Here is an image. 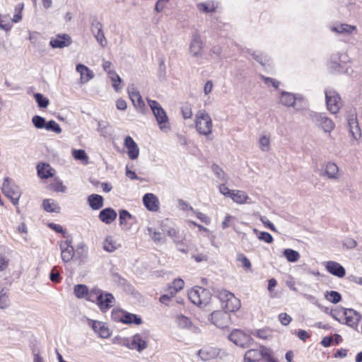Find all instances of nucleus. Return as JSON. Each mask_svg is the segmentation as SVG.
<instances>
[{
	"mask_svg": "<svg viewBox=\"0 0 362 362\" xmlns=\"http://www.w3.org/2000/svg\"><path fill=\"white\" fill-rule=\"evenodd\" d=\"M254 334L260 339H266L269 337L267 332L264 329H259L254 333Z\"/></svg>",
	"mask_w": 362,
	"mask_h": 362,
	"instance_id": "774afa93",
	"label": "nucleus"
},
{
	"mask_svg": "<svg viewBox=\"0 0 362 362\" xmlns=\"http://www.w3.org/2000/svg\"><path fill=\"white\" fill-rule=\"evenodd\" d=\"M45 129H46L48 131L54 132L57 134H60L62 132L61 127L54 120H50L48 122H46Z\"/></svg>",
	"mask_w": 362,
	"mask_h": 362,
	"instance_id": "49530a36",
	"label": "nucleus"
},
{
	"mask_svg": "<svg viewBox=\"0 0 362 362\" xmlns=\"http://www.w3.org/2000/svg\"><path fill=\"white\" fill-rule=\"evenodd\" d=\"M168 1L169 0H158L156 4L155 10L157 12H161Z\"/></svg>",
	"mask_w": 362,
	"mask_h": 362,
	"instance_id": "69168bd1",
	"label": "nucleus"
},
{
	"mask_svg": "<svg viewBox=\"0 0 362 362\" xmlns=\"http://www.w3.org/2000/svg\"><path fill=\"white\" fill-rule=\"evenodd\" d=\"M143 203L146 208L151 211H157L159 209V202L156 195L147 193L143 197Z\"/></svg>",
	"mask_w": 362,
	"mask_h": 362,
	"instance_id": "f3484780",
	"label": "nucleus"
},
{
	"mask_svg": "<svg viewBox=\"0 0 362 362\" xmlns=\"http://www.w3.org/2000/svg\"><path fill=\"white\" fill-rule=\"evenodd\" d=\"M88 201L93 209L97 210L103 206V199L100 195L91 194L88 197Z\"/></svg>",
	"mask_w": 362,
	"mask_h": 362,
	"instance_id": "2f4dec72",
	"label": "nucleus"
},
{
	"mask_svg": "<svg viewBox=\"0 0 362 362\" xmlns=\"http://www.w3.org/2000/svg\"><path fill=\"white\" fill-rule=\"evenodd\" d=\"M115 298L112 293H103L102 299L98 300L97 304L103 312H106L114 305Z\"/></svg>",
	"mask_w": 362,
	"mask_h": 362,
	"instance_id": "6ab92c4d",
	"label": "nucleus"
},
{
	"mask_svg": "<svg viewBox=\"0 0 362 362\" xmlns=\"http://www.w3.org/2000/svg\"><path fill=\"white\" fill-rule=\"evenodd\" d=\"M228 339L235 345L243 348H246L253 344V339L248 334L244 333L240 329H234L229 334Z\"/></svg>",
	"mask_w": 362,
	"mask_h": 362,
	"instance_id": "423d86ee",
	"label": "nucleus"
},
{
	"mask_svg": "<svg viewBox=\"0 0 362 362\" xmlns=\"http://www.w3.org/2000/svg\"><path fill=\"white\" fill-rule=\"evenodd\" d=\"M238 261L242 263L243 267L249 269L251 267L250 261L243 254H240L237 257Z\"/></svg>",
	"mask_w": 362,
	"mask_h": 362,
	"instance_id": "5fc2aeb1",
	"label": "nucleus"
},
{
	"mask_svg": "<svg viewBox=\"0 0 362 362\" xmlns=\"http://www.w3.org/2000/svg\"><path fill=\"white\" fill-rule=\"evenodd\" d=\"M217 296L226 312H235L240 307V302L233 293L226 290L217 291Z\"/></svg>",
	"mask_w": 362,
	"mask_h": 362,
	"instance_id": "f03ea898",
	"label": "nucleus"
},
{
	"mask_svg": "<svg viewBox=\"0 0 362 362\" xmlns=\"http://www.w3.org/2000/svg\"><path fill=\"white\" fill-rule=\"evenodd\" d=\"M199 298L201 300L199 306H205L210 302L211 293L209 290L202 287H199Z\"/></svg>",
	"mask_w": 362,
	"mask_h": 362,
	"instance_id": "473e14b6",
	"label": "nucleus"
},
{
	"mask_svg": "<svg viewBox=\"0 0 362 362\" xmlns=\"http://www.w3.org/2000/svg\"><path fill=\"white\" fill-rule=\"evenodd\" d=\"M147 101L160 130L165 132H168L170 130V124L165 111L157 101L150 99H148Z\"/></svg>",
	"mask_w": 362,
	"mask_h": 362,
	"instance_id": "7ed1b4c3",
	"label": "nucleus"
},
{
	"mask_svg": "<svg viewBox=\"0 0 362 362\" xmlns=\"http://www.w3.org/2000/svg\"><path fill=\"white\" fill-rule=\"evenodd\" d=\"M9 305V300L7 291L2 288L0 291V309L6 308Z\"/></svg>",
	"mask_w": 362,
	"mask_h": 362,
	"instance_id": "a19ab883",
	"label": "nucleus"
},
{
	"mask_svg": "<svg viewBox=\"0 0 362 362\" xmlns=\"http://www.w3.org/2000/svg\"><path fill=\"white\" fill-rule=\"evenodd\" d=\"M182 115L184 119H189L192 116V111L191 107L188 106L182 107L181 109Z\"/></svg>",
	"mask_w": 362,
	"mask_h": 362,
	"instance_id": "e2e57ef3",
	"label": "nucleus"
},
{
	"mask_svg": "<svg viewBox=\"0 0 362 362\" xmlns=\"http://www.w3.org/2000/svg\"><path fill=\"white\" fill-rule=\"evenodd\" d=\"M148 335L145 333H137L129 338L123 340V345L132 350L141 353L148 346Z\"/></svg>",
	"mask_w": 362,
	"mask_h": 362,
	"instance_id": "20e7f679",
	"label": "nucleus"
},
{
	"mask_svg": "<svg viewBox=\"0 0 362 362\" xmlns=\"http://www.w3.org/2000/svg\"><path fill=\"white\" fill-rule=\"evenodd\" d=\"M266 347L260 346V349H251L247 351L244 356L245 362H257L263 358Z\"/></svg>",
	"mask_w": 362,
	"mask_h": 362,
	"instance_id": "ddd939ff",
	"label": "nucleus"
},
{
	"mask_svg": "<svg viewBox=\"0 0 362 362\" xmlns=\"http://www.w3.org/2000/svg\"><path fill=\"white\" fill-rule=\"evenodd\" d=\"M124 146L127 148V154L129 158L134 160L138 158L139 154V148L134 139L127 136L124 139Z\"/></svg>",
	"mask_w": 362,
	"mask_h": 362,
	"instance_id": "4468645a",
	"label": "nucleus"
},
{
	"mask_svg": "<svg viewBox=\"0 0 362 362\" xmlns=\"http://www.w3.org/2000/svg\"><path fill=\"white\" fill-rule=\"evenodd\" d=\"M212 170L215 173L216 176L218 179L226 182V177L224 171L217 165H212Z\"/></svg>",
	"mask_w": 362,
	"mask_h": 362,
	"instance_id": "09e8293b",
	"label": "nucleus"
},
{
	"mask_svg": "<svg viewBox=\"0 0 362 362\" xmlns=\"http://www.w3.org/2000/svg\"><path fill=\"white\" fill-rule=\"evenodd\" d=\"M284 255L285 256L286 259L290 262H296L300 258L299 252L292 249L284 250Z\"/></svg>",
	"mask_w": 362,
	"mask_h": 362,
	"instance_id": "4c0bfd02",
	"label": "nucleus"
},
{
	"mask_svg": "<svg viewBox=\"0 0 362 362\" xmlns=\"http://www.w3.org/2000/svg\"><path fill=\"white\" fill-rule=\"evenodd\" d=\"M230 199L238 204H245L246 203H249L248 200L250 199L247 194L245 192L235 189H233Z\"/></svg>",
	"mask_w": 362,
	"mask_h": 362,
	"instance_id": "cd10ccee",
	"label": "nucleus"
},
{
	"mask_svg": "<svg viewBox=\"0 0 362 362\" xmlns=\"http://www.w3.org/2000/svg\"><path fill=\"white\" fill-rule=\"evenodd\" d=\"M219 192L221 194L224 195L225 197H228L230 198L233 189H230L226 185L223 183L219 186Z\"/></svg>",
	"mask_w": 362,
	"mask_h": 362,
	"instance_id": "13d9d810",
	"label": "nucleus"
},
{
	"mask_svg": "<svg viewBox=\"0 0 362 362\" xmlns=\"http://www.w3.org/2000/svg\"><path fill=\"white\" fill-rule=\"evenodd\" d=\"M117 212L112 208H106L100 211L99 218L106 224L113 222L117 218Z\"/></svg>",
	"mask_w": 362,
	"mask_h": 362,
	"instance_id": "5701e85b",
	"label": "nucleus"
},
{
	"mask_svg": "<svg viewBox=\"0 0 362 362\" xmlns=\"http://www.w3.org/2000/svg\"><path fill=\"white\" fill-rule=\"evenodd\" d=\"M331 30L339 34L352 35L356 32L357 28L355 25L346 23H341L331 28Z\"/></svg>",
	"mask_w": 362,
	"mask_h": 362,
	"instance_id": "b1692460",
	"label": "nucleus"
},
{
	"mask_svg": "<svg viewBox=\"0 0 362 362\" xmlns=\"http://www.w3.org/2000/svg\"><path fill=\"white\" fill-rule=\"evenodd\" d=\"M263 358L265 359L264 362H278L277 360L273 356L271 349L267 347L264 351Z\"/></svg>",
	"mask_w": 362,
	"mask_h": 362,
	"instance_id": "603ef678",
	"label": "nucleus"
},
{
	"mask_svg": "<svg viewBox=\"0 0 362 362\" xmlns=\"http://www.w3.org/2000/svg\"><path fill=\"white\" fill-rule=\"evenodd\" d=\"M57 269V267H54L49 274V279L54 283H57L60 281V274Z\"/></svg>",
	"mask_w": 362,
	"mask_h": 362,
	"instance_id": "864d4df0",
	"label": "nucleus"
},
{
	"mask_svg": "<svg viewBox=\"0 0 362 362\" xmlns=\"http://www.w3.org/2000/svg\"><path fill=\"white\" fill-rule=\"evenodd\" d=\"M118 246L119 245L117 244L116 241L112 236L106 237L103 241V247L105 251L108 252H114L118 247Z\"/></svg>",
	"mask_w": 362,
	"mask_h": 362,
	"instance_id": "72a5a7b5",
	"label": "nucleus"
},
{
	"mask_svg": "<svg viewBox=\"0 0 362 362\" xmlns=\"http://www.w3.org/2000/svg\"><path fill=\"white\" fill-rule=\"evenodd\" d=\"M128 94L134 106L139 111L143 112L145 107V103L142 100L140 93L134 85L128 87Z\"/></svg>",
	"mask_w": 362,
	"mask_h": 362,
	"instance_id": "9d476101",
	"label": "nucleus"
},
{
	"mask_svg": "<svg viewBox=\"0 0 362 362\" xmlns=\"http://www.w3.org/2000/svg\"><path fill=\"white\" fill-rule=\"evenodd\" d=\"M91 327L98 336L103 339H107L111 335V331L103 322L99 321H93Z\"/></svg>",
	"mask_w": 362,
	"mask_h": 362,
	"instance_id": "412c9836",
	"label": "nucleus"
},
{
	"mask_svg": "<svg viewBox=\"0 0 362 362\" xmlns=\"http://www.w3.org/2000/svg\"><path fill=\"white\" fill-rule=\"evenodd\" d=\"M109 76L112 81L113 82V88L117 92H118L121 89V87H119V84L117 83L121 81V78L115 71H112L110 74H109Z\"/></svg>",
	"mask_w": 362,
	"mask_h": 362,
	"instance_id": "3c124183",
	"label": "nucleus"
},
{
	"mask_svg": "<svg viewBox=\"0 0 362 362\" xmlns=\"http://www.w3.org/2000/svg\"><path fill=\"white\" fill-rule=\"evenodd\" d=\"M178 204H179V207L183 210V211H187V210H190L192 211H194V209L193 208L189 205L188 203H187L185 201L182 200V199H179L178 200Z\"/></svg>",
	"mask_w": 362,
	"mask_h": 362,
	"instance_id": "338daca9",
	"label": "nucleus"
},
{
	"mask_svg": "<svg viewBox=\"0 0 362 362\" xmlns=\"http://www.w3.org/2000/svg\"><path fill=\"white\" fill-rule=\"evenodd\" d=\"M72 156L76 160L85 161L86 163H88V158L84 150H81V149L73 150Z\"/></svg>",
	"mask_w": 362,
	"mask_h": 362,
	"instance_id": "c03bdc74",
	"label": "nucleus"
},
{
	"mask_svg": "<svg viewBox=\"0 0 362 362\" xmlns=\"http://www.w3.org/2000/svg\"><path fill=\"white\" fill-rule=\"evenodd\" d=\"M34 98L40 107L45 108L48 106L49 100L47 98L44 97L42 94L39 93H35L34 95Z\"/></svg>",
	"mask_w": 362,
	"mask_h": 362,
	"instance_id": "37998d69",
	"label": "nucleus"
},
{
	"mask_svg": "<svg viewBox=\"0 0 362 362\" xmlns=\"http://www.w3.org/2000/svg\"><path fill=\"white\" fill-rule=\"evenodd\" d=\"M261 78H262V80L267 85H268V86L271 85L276 88H277L279 87V82L276 81L275 79L269 78V77H266L264 76H262Z\"/></svg>",
	"mask_w": 362,
	"mask_h": 362,
	"instance_id": "4d7b16f0",
	"label": "nucleus"
},
{
	"mask_svg": "<svg viewBox=\"0 0 362 362\" xmlns=\"http://www.w3.org/2000/svg\"><path fill=\"white\" fill-rule=\"evenodd\" d=\"M176 322L177 326L181 329L189 328L192 325V322L189 318L183 315H180L176 317Z\"/></svg>",
	"mask_w": 362,
	"mask_h": 362,
	"instance_id": "58836bf2",
	"label": "nucleus"
},
{
	"mask_svg": "<svg viewBox=\"0 0 362 362\" xmlns=\"http://www.w3.org/2000/svg\"><path fill=\"white\" fill-rule=\"evenodd\" d=\"M103 291L97 287H94L90 290H88L86 300L91 302H98L102 299Z\"/></svg>",
	"mask_w": 362,
	"mask_h": 362,
	"instance_id": "7c9ffc66",
	"label": "nucleus"
},
{
	"mask_svg": "<svg viewBox=\"0 0 362 362\" xmlns=\"http://www.w3.org/2000/svg\"><path fill=\"white\" fill-rule=\"evenodd\" d=\"M1 190L14 205L18 203L21 194V191L17 186L11 183V180L8 177L4 178Z\"/></svg>",
	"mask_w": 362,
	"mask_h": 362,
	"instance_id": "39448f33",
	"label": "nucleus"
},
{
	"mask_svg": "<svg viewBox=\"0 0 362 362\" xmlns=\"http://www.w3.org/2000/svg\"><path fill=\"white\" fill-rule=\"evenodd\" d=\"M202 41L200 35L195 33L192 36V40L189 45V51L193 57H198L202 49Z\"/></svg>",
	"mask_w": 362,
	"mask_h": 362,
	"instance_id": "aec40b11",
	"label": "nucleus"
},
{
	"mask_svg": "<svg viewBox=\"0 0 362 362\" xmlns=\"http://www.w3.org/2000/svg\"><path fill=\"white\" fill-rule=\"evenodd\" d=\"M325 298L332 303H337L341 300V294L334 291H327L325 294Z\"/></svg>",
	"mask_w": 362,
	"mask_h": 362,
	"instance_id": "ea45409f",
	"label": "nucleus"
},
{
	"mask_svg": "<svg viewBox=\"0 0 362 362\" xmlns=\"http://www.w3.org/2000/svg\"><path fill=\"white\" fill-rule=\"evenodd\" d=\"M349 131L352 136L357 139L358 137L361 136V129L359 128L358 124L349 127Z\"/></svg>",
	"mask_w": 362,
	"mask_h": 362,
	"instance_id": "052dcab7",
	"label": "nucleus"
},
{
	"mask_svg": "<svg viewBox=\"0 0 362 362\" xmlns=\"http://www.w3.org/2000/svg\"><path fill=\"white\" fill-rule=\"evenodd\" d=\"M269 138L266 135L260 136L259 139V148L262 151L267 152L269 150Z\"/></svg>",
	"mask_w": 362,
	"mask_h": 362,
	"instance_id": "a18cd8bd",
	"label": "nucleus"
},
{
	"mask_svg": "<svg viewBox=\"0 0 362 362\" xmlns=\"http://www.w3.org/2000/svg\"><path fill=\"white\" fill-rule=\"evenodd\" d=\"M195 127L199 134L208 136L212 133V119L206 110H199L195 115Z\"/></svg>",
	"mask_w": 362,
	"mask_h": 362,
	"instance_id": "f257e3e1",
	"label": "nucleus"
},
{
	"mask_svg": "<svg viewBox=\"0 0 362 362\" xmlns=\"http://www.w3.org/2000/svg\"><path fill=\"white\" fill-rule=\"evenodd\" d=\"M37 170L39 177L47 179L54 175V170L47 163H40L37 165Z\"/></svg>",
	"mask_w": 362,
	"mask_h": 362,
	"instance_id": "a878e982",
	"label": "nucleus"
},
{
	"mask_svg": "<svg viewBox=\"0 0 362 362\" xmlns=\"http://www.w3.org/2000/svg\"><path fill=\"white\" fill-rule=\"evenodd\" d=\"M326 269L328 272L339 278H342L346 274L345 269L337 262L328 261L326 264Z\"/></svg>",
	"mask_w": 362,
	"mask_h": 362,
	"instance_id": "a211bd4d",
	"label": "nucleus"
},
{
	"mask_svg": "<svg viewBox=\"0 0 362 362\" xmlns=\"http://www.w3.org/2000/svg\"><path fill=\"white\" fill-rule=\"evenodd\" d=\"M76 70L81 75V83H86L94 77L93 72L88 67L83 64H78L76 67Z\"/></svg>",
	"mask_w": 362,
	"mask_h": 362,
	"instance_id": "4be33fe9",
	"label": "nucleus"
},
{
	"mask_svg": "<svg viewBox=\"0 0 362 362\" xmlns=\"http://www.w3.org/2000/svg\"><path fill=\"white\" fill-rule=\"evenodd\" d=\"M188 297L192 303L199 305V303L201 302V300L199 298V287L190 290L188 293Z\"/></svg>",
	"mask_w": 362,
	"mask_h": 362,
	"instance_id": "79ce46f5",
	"label": "nucleus"
},
{
	"mask_svg": "<svg viewBox=\"0 0 362 362\" xmlns=\"http://www.w3.org/2000/svg\"><path fill=\"white\" fill-rule=\"evenodd\" d=\"M132 218V216L124 209H122L119 211V224L123 226L124 228L128 229L129 227V220Z\"/></svg>",
	"mask_w": 362,
	"mask_h": 362,
	"instance_id": "e433bc0d",
	"label": "nucleus"
},
{
	"mask_svg": "<svg viewBox=\"0 0 362 362\" xmlns=\"http://www.w3.org/2000/svg\"><path fill=\"white\" fill-rule=\"evenodd\" d=\"M151 238L155 243H163L165 242V238L160 232L154 231L153 235H151Z\"/></svg>",
	"mask_w": 362,
	"mask_h": 362,
	"instance_id": "bf43d9fd",
	"label": "nucleus"
},
{
	"mask_svg": "<svg viewBox=\"0 0 362 362\" xmlns=\"http://www.w3.org/2000/svg\"><path fill=\"white\" fill-rule=\"evenodd\" d=\"M325 98L327 109L333 114L337 113L341 106V98L333 89L325 90Z\"/></svg>",
	"mask_w": 362,
	"mask_h": 362,
	"instance_id": "0eeeda50",
	"label": "nucleus"
},
{
	"mask_svg": "<svg viewBox=\"0 0 362 362\" xmlns=\"http://www.w3.org/2000/svg\"><path fill=\"white\" fill-rule=\"evenodd\" d=\"M344 315L346 317V323L347 325L354 327L361 319V315L353 309H344Z\"/></svg>",
	"mask_w": 362,
	"mask_h": 362,
	"instance_id": "dca6fc26",
	"label": "nucleus"
},
{
	"mask_svg": "<svg viewBox=\"0 0 362 362\" xmlns=\"http://www.w3.org/2000/svg\"><path fill=\"white\" fill-rule=\"evenodd\" d=\"M279 319L284 325H288L291 321V317L286 313H281L279 315Z\"/></svg>",
	"mask_w": 362,
	"mask_h": 362,
	"instance_id": "680f3d73",
	"label": "nucleus"
},
{
	"mask_svg": "<svg viewBox=\"0 0 362 362\" xmlns=\"http://www.w3.org/2000/svg\"><path fill=\"white\" fill-rule=\"evenodd\" d=\"M172 285L173 286L170 288V290L175 292V294L183 288L185 283L182 279H176L173 281Z\"/></svg>",
	"mask_w": 362,
	"mask_h": 362,
	"instance_id": "de8ad7c7",
	"label": "nucleus"
},
{
	"mask_svg": "<svg viewBox=\"0 0 362 362\" xmlns=\"http://www.w3.org/2000/svg\"><path fill=\"white\" fill-rule=\"evenodd\" d=\"M260 221L263 225L273 231H276V229L273 223H272L265 216H260Z\"/></svg>",
	"mask_w": 362,
	"mask_h": 362,
	"instance_id": "0e129e2a",
	"label": "nucleus"
},
{
	"mask_svg": "<svg viewBox=\"0 0 362 362\" xmlns=\"http://www.w3.org/2000/svg\"><path fill=\"white\" fill-rule=\"evenodd\" d=\"M92 33L98 42V44L102 47H105L107 44V41L105 37L104 33L103 31V25L98 21H95L92 23Z\"/></svg>",
	"mask_w": 362,
	"mask_h": 362,
	"instance_id": "9b49d317",
	"label": "nucleus"
},
{
	"mask_svg": "<svg viewBox=\"0 0 362 362\" xmlns=\"http://www.w3.org/2000/svg\"><path fill=\"white\" fill-rule=\"evenodd\" d=\"M120 321L124 324L134 323L136 325H140L142 322L141 317L129 313H123L120 317Z\"/></svg>",
	"mask_w": 362,
	"mask_h": 362,
	"instance_id": "c756f323",
	"label": "nucleus"
},
{
	"mask_svg": "<svg viewBox=\"0 0 362 362\" xmlns=\"http://www.w3.org/2000/svg\"><path fill=\"white\" fill-rule=\"evenodd\" d=\"M88 290V286L84 284H76L74 287V293L78 298L86 299Z\"/></svg>",
	"mask_w": 362,
	"mask_h": 362,
	"instance_id": "c9c22d12",
	"label": "nucleus"
},
{
	"mask_svg": "<svg viewBox=\"0 0 362 362\" xmlns=\"http://www.w3.org/2000/svg\"><path fill=\"white\" fill-rule=\"evenodd\" d=\"M211 321L217 327L224 329L230 324V315L226 311H215L211 314Z\"/></svg>",
	"mask_w": 362,
	"mask_h": 362,
	"instance_id": "6e6552de",
	"label": "nucleus"
},
{
	"mask_svg": "<svg viewBox=\"0 0 362 362\" xmlns=\"http://www.w3.org/2000/svg\"><path fill=\"white\" fill-rule=\"evenodd\" d=\"M313 122L320 127L324 132H330L334 128V124L327 117L323 114L315 113L312 116Z\"/></svg>",
	"mask_w": 362,
	"mask_h": 362,
	"instance_id": "1a4fd4ad",
	"label": "nucleus"
},
{
	"mask_svg": "<svg viewBox=\"0 0 362 362\" xmlns=\"http://www.w3.org/2000/svg\"><path fill=\"white\" fill-rule=\"evenodd\" d=\"M61 256L64 262H69L74 255V247L71 245V242L66 240L61 243Z\"/></svg>",
	"mask_w": 362,
	"mask_h": 362,
	"instance_id": "2eb2a0df",
	"label": "nucleus"
},
{
	"mask_svg": "<svg viewBox=\"0 0 362 362\" xmlns=\"http://www.w3.org/2000/svg\"><path fill=\"white\" fill-rule=\"evenodd\" d=\"M325 175L329 179L338 180L339 177L338 166L334 163L328 162L325 165Z\"/></svg>",
	"mask_w": 362,
	"mask_h": 362,
	"instance_id": "bb28decb",
	"label": "nucleus"
},
{
	"mask_svg": "<svg viewBox=\"0 0 362 362\" xmlns=\"http://www.w3.org/2000/svg\"><path fill=\"white\" fill-rule=\"evenodd\" d=\"M32 122L34 126L37 129H43L45 127L46 121L42 117L35 115L33 117Z\"/></svg>",
	"mask_w": 362,
	"mask_h": 362,
	"instance_id": "8fccbe9b",
	"label": "nucleus"
},
{
	"mask_svg": "<svg viewBox=\"0 0 362 362\" xmlns=\"http://www.w3.org/2000/svg\"><path fill=\"white\" fill-rule=\"evenodd\" d=\"M71 38L67 34L57 35L50 40L49 44L52 48H64L71 44Z\"/></svg>",
	"mask_w": 362,
	"mask_h": 362,
	"instance_id": "f8f14e48",
	"label": "nucleus"
},
{
	"mask_svg": "<svg viewBox=\"0 0 362 362\" xmlns=\"http://www.w3.org/2000/svg\"><path fill=\"white\" fill-rule=\"evenodd\" d=\"M258 238L259 240L264 241L267 243H271L273 242L272 236L267 232L259 233Z\"/></svg>",
	"mask_w": 362,
	"mask_h": 362,
	"instance_id": "6e6d98bb",
	"label": "nucleus"
},
{
	"mask_svg": "<svg viewBox=\"0 0 362 362\" xmlns=\"http://www.w3.org/2000/svg\"><path fill=\"white\" fill-rule=\"evenodd\" d=\"M198 356L203 361L215 358L218 354V350L213 347H204L198 351Z\"/></svg>",
	"mask_w": 362,
	"mask_h": 362,
	"instance_id": "393cba45",
	"label": "nucleus"
},
{
	"mask_svg": "<svg viewBox=\"0 0 362 362\" xmlns=\"http://www.w3.org/2000/svg\"><path fill=\"white\" fill-rule=\"evenodd\" d=\"M44 209L47 212L59 213L60 207L52 199H45L42 203Z\"/></svg>",
	"mask_w": 362,
	"mask_h": 362,
	"instance_id": "f704fd0d",
	"label": "nucleus"
},
{
	"mask_svg": "<svg viewBox=\"0 0 362 362\" xmlns=\"http://www.w3.org/2000/svg\"><path fill=\"white\" fill-rule=\"evenodd\" d=\"M280 103L286 107H294L296 98L291 93L282 91L279 98Z\"/></svg>",
	"mask_w": 362,
	"mask_h": 362,
	"instance_id": "c85d7f7f",
	"label": "nucleus"
}]
</instances>
